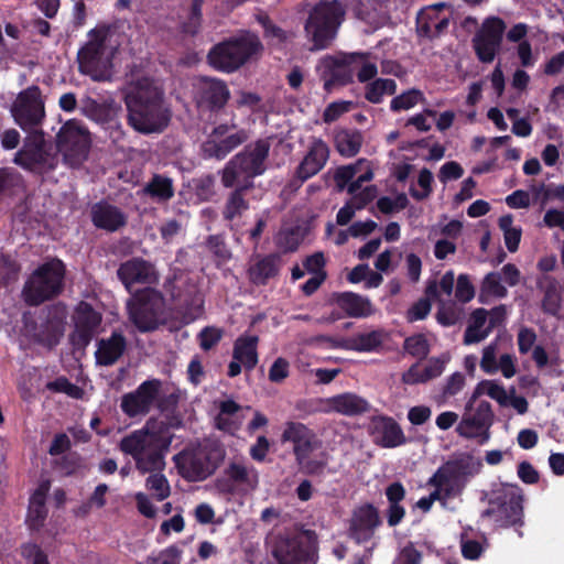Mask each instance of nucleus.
<instances>
[{"mask_svg": "<svg viewBox=\"0 0 564 564\" xmlns=\"http://www.w3.org/2000/svg\"><path fill=\"white\" fill-rule=\"evenodd\" d=\"M270 144L259 140L248 145L243 152L235 155L221 172V183L225 187L246 191L253 185V178L265 170V159Z\"/></svg>", "mask_w": 564, "mask_h": 564, "instance_id": "obj_4", "label": "nucleus"}, {"mask_svg": "<svg viewBox=\"0 0 564 564\" xmlns=\"http://www.w3.org/2000/svg\"><path fill=\"white\" fill-rule=\"evenodd\" d=\"M50 390L62 392L74 399H80L84 391L76 384L69 382L66 378H58L47 384Z\"/></svg>", "mask_w": 564, "mask_h": 564, "instance_id": "obj_61", "label": "nucleus"}, {"mask_svg": "<svg viewBox=\"0 0 564 564\" xmlns=\"http://www.w3.org/2000/svg\"><path fill=\"white\" fill-rule=\"evenodd\" d=\"M455 275L453 271H447L442 275L440 281L429 282L426 286V295L429 297L437 299L442 301V296H451L454 289Z\"/></svg>", "mask_w": 564, "mask_h": 564, "instance_id": "obj_52", "label": "nucleus"}, {"mask_svg": "<svg viewBox=\"0 0 564 564\" xmlns=\"http://www.w3.org/2000/svg\"><path fill=\"white\" fill-rule=\"evenodd\" d=\"M160 381H144L131 393L124 394L121 400V409L128 416L145 414L150 411L158 398Z\"/></svg>", "mask_w": 564, "mask_h": 564, "instance_id": "obj_25", "label": "nucleus"}, {"mask_svg": "<svg viewBox=\"0 0 564 564\" xmlns=\"http://www.w3.org/2000/svg\"><path fill=\"white\" fill-rule=\"evenodd\" d=\"M258 343L256 335L239 336L234 344L232 358L241 362L245 369L252 370L258 364Z\"/></svg>", "mask_w": 564, "mask_h": 564, "instance_id": "obj_37", "label": "nucleus"}, {"mask_svg": "<svg viewBox=\"0 0 564 564\" xmlns=\"http://www.w3.org/2000/svg\"><path fill=\"white\" fill-rule=\"evenodd\" d=\"M344 15L345 11L337 0L319 2L312 9L304 30L314 50L326 48L332 43Z\"/></svg>", "mask_w": 564, "mask_h": 564, "instance_id": "obj_6", "label": "nucleus"}, {"mask_svg": "<svg viewBox=\"0 0 564 564\" xmlns=\"http://www.w3.org/2000/svg\"><path fill=\"white\" fill-rule=\"evenodd\" d=\"M447 464L453 468L458 478L463 480L465 486L468 480L478 475L482 468L481 459L468 453H462L455 456L447 460Z\"/></svg>", "mask_w": 564, "mask_h": 564, "instance_id": "obj_39", "label": "nucleus"}, {"mask_svg": "<svg viewBox=\"0 0 564 564\" xmlns=\"http://www.w3.org/2000/svg\"><path fill=\"white\" fill-rule=\"evenodd\" d=\"M82 111L94 121L108 123L109 129H111L110 137L115 142H118L122 138L123 131L120 124L115 121L121 111V106L113 99L109 98L99 102L87 97L82 100Z\"/></svg>", "mask_w": 564, "mask_h": 564, "instance_id": "obj_21", "label": "nucleus"}, {"mask_svg": "<svg viewBox=\"0 0 564 564\" xmlns=\"http://www.w3.org/2000/svg\"><path fill=\"white\" fill-rule=\"evenodd\" d=\"M498 511L499 513L505 514V518H501L502 525L517 524L522 517L520 496H513L510 500L509 507L501 506Z\"/></svg>", "mask_w": 564, "mask_h": 564, "instance_id": "obj_55", "label": "nucleus"}, {"mask_svg": "<svg viewBox=\"0 0 564 564\" xmlns=\"http://www.w3.org/2000/svg\"><path fill=\"white\" fill-rule=\"evenodd\" d=\"M260 47L256 35L242 34L215 45L208 53V62L218 70L231 73L242 66Z\"/></svg>", "mask_w": 564, "mask_h": 564, "instance_id": "obj_8", "label": "nucleus"}, {"mask_svg": "<svg viewBox=\"0 0 564 564\" xmlns=\"http://www.w3.org/2000/svg\"><path fill=\"white\" fill-rule=\"evenodd\" d=\"M336 304L347 316L354 318H366L375 314L376 310L371 301L362 295L344 292L336 296Z\"/></svg>", "mask_w": 564, "mask_h": 564, "instance_id": "obj_35", "label": "nucleus"}, {"mask_svg": "<svg viewBox=\"0 0 564 564\" xmlns=\"http://www.w3.org/2000/svg\"><path fill=\"white\" fill-rule=\"evenodd\" d=\"M223 456L221 448L204 442L184 449L174 457V460L184 478L199 481L214 473Z\"/></svg>", "mask_w": 564, "mask_h": 564, "instance_id": "obj_7", "label": "nucleus"}, {"mask_svg": "<svg viewBox=\"0 0 564 564\" xmlns=\"http://www.w3.org/2000/svg\"><path fill=\"white\" fill-rule=\"evenodd\" d=\"M280 267V258L275 254L253 256L248 263L247 278L252 285H265L279 274Z\"/></svg>", "mask_w": 564, "mask_h": 564, "instance_id": "obj_28", "label": "nucleus"}, {"mask_svg": "<svg viewBox=\"0 0 564 564\" xmlns=\"http://www.w3.org/2000/svg\"><path fill=\"white\" fill-rule=\"evenodd\" d=\"M65 267L61 260L53 259L39 267L26 281L23 297L30 305H39L61 293Z\"/></svg>", "mask_w": 564, "mask_h": 564, "instance_id": "obj_9", "label": "nucleus"}, {"mask_svg": "<svg viewBox=\"0 0 564 564\" xmlns=\"http://www.w3.org/2000/svg\"><path fill=\"white\" fill-rule=\"evenodd\" d=\"M494 422L491 405L480 401L473 410H467L456 426V433L467 440H476L486 444L490 438V427Z\"/></svg>", "mask_w": 564, "mask_h": 564, "instance_id": "obj_14", "label": "nucleus"}, {"mask_svg": "<svg viewBox=\"0 0 564 564\" xmlns=\"http://www.w3.org/2000/svg\"><path fill=\"white\" fill-rule=\"evenodd\" d=\"M562 308V295L558 283L555 279H546L544 296L542 299V310L544 313L556 316Z\"/></svg>", "mask_w": 564, "mask_h": 564, "instance_id": "obj_45", "label": "nucleus"}, {"mask_svg": "<svg viewBox=\"0 0 564 564\" xmlns=\"http://www.w3.org/2000/svg\"><path fill=\"white\" fill-rule=\"evenodd\" d=\"M272 554L279 564H315V541L307 533L279 534L272 542Z\"/></svg>", "mask_w": 564, "mask_h": 564, "instance_id": "obj_10", "label": "nucleus"}, {"mask_svg": "<svg viewBox=\"0 0 564 564\" xmlns=\"http://www.w3.org/2000/svg\"><path fill=\"white\" fill-rule=\"evenodd\" d=\"M352 53H337L321 58L316 70L324 82V88L330 91L336 86L352 83Z\"/></svg>", "mask_w": 564, "mask_h": 564, "instance_id": "obj_16", "label": "nucleus"}, {"mask_svg": "<svg viewBox=\"0 0 564 564\" xmlns=\"http://www.w3.org/2000/svg\"><path fill=\"white\" fill-rule=\"evenodd\" d=\"M352 76L357 74L360 83H367L373 79L378 74V67L368 59V55L364 53H352Z\"/></svg>", "mask_w": 564, "mask_h": 564, "instance_id": "obj_49", "label": "nucleus"}, {"mask_svg": "<svg viewBox=\"0 0 564 564\" xmlns=\"http://www.w3.org/2000/svg\"><path fill=\"white\" fill-rule=\"evenodd\" d=\"M89 143L87 129L77 120L65 122L56 137L57 149L70 165H76L85 159Z\"/></svg>", "mask_w": 564, "mask_h": 564, "instance_id": "obj_13", "label": "nucleus"}, {"mask_svg": "<svg viewBox=\"0 0 564 564\" xmlns=\"http://www.w3.org/2000/svg\"><path fill=\"white\" fill-rule=\"evenodd\" d=\"M475 296V288L467 274H459L455 290V297L462 303H468Z\"/></svg>", "mask_w": 564, "mask_h": 564, "instance_id": "obj_59", "label": "nucleus"}, {"mask_svg": "<svg viewBox=\"0 0 564 564\" xmlns=\"http://www.w3.org/2000/svg\"><path fill=\"white\" fill-rule=\"evenodd\" d=\"M93 224L106 231H117L127 223V215L117 206L97 203L91 207Z\"/></svg>", "mask_w": 564, "mask_h": 564, "instance_id": "obj_32", "label": "nucleus"}, {"mask_svg": "<svg viewBox=\"0 0 564 564\" xmlns=\"http://www.w3.org/2000/svg\"><path fill=\"white\" fill-rule=\"evenodd\" d=\"M487 311L485 308L475 310L469 319V324L464 334V344H477L488 337L491 333L487 324Z\"/></svg>", "mask_w": 564, "mask_h": 564, "instance_id": "obj_40", "label": "nucleus"}, {"mask_svg": "<svg viewBox=\"0 0 564 564\" xmlns=\"http://www.w3.org/2000/svg\"><path fill=\"white\" fill-rule=\"evenodd\" d=\"M290 375V362L283 358H276L269 369V380L274 383H280L285 380Z\"/></svg>", "mask_w": 564, "mask_h": 564, "instance_id": "obj_62", "label": "nucleus"}, {"mask_svg": "<svg viewBox=\"0 0 564 564\" xmlns=\"http://www.w3.org/2000/svg\"><path fill=\"white\" fill-rule=\"evenodd\" d=\"M334 178L339 189L355 193L362 187L364 183L372 181L373 167L368 160L359 159L355 163L338 167Z\"/></svg>", "mask_w": 564, "mask_h": 564, "instance_id": "obj_24", "label": "nucleus"}, {"mask_svg": "<svg viewBox=\"0 0 564 564\" xmlns=\"http://www.w3.org/2000/svg\"><path fill=\"white\" fill-rule=\"evenodd\" d=\"M227 476L237 484L254 487L258 482V474L252 467L241 463H231L227 470Z\"/></svg>", "mask_w": 564, "mask_h": 564, "instance_id": "obj_50", "label": "nucleus"}, {"mask_svg": "<svg viewBox=\"0 0 564 564\" xmlns=\"http://www.w3.org/2000/svg\"><path fill=\"white\" fill-rule=\"evenodd\" d=\"M499 228L503 232L507 249L510 252H516L521 240V228L513 225V218L511 215H505L499 218Z\"/></svg>", "mask_w": 564, "mask_h": 564, "instance_id": "obj_47", "label": "nucleus"}, {"mask_svg": "<svg viewBox=\"0 0 564 564\" xmlns=\"http://www.w3.org/2000/svg\"><path fill=\"white\" fill-rule=\"evenodd\" d=\"M506 23L500 18H488L473 39L478 59L491 63L500 50Z\"/></svg>", "mask_w": 564, "mask_h": 564, "instance_id": "obj_17", "label": "nucleus"}, {"mask_svg": "<svg viewBox=\"0 0 564 564\" xmlns=\"http://www.w3.org/2000/svg\"><path fill=\"white\" fill-rule=\"evenodd\" d=\"M196 98L199 105L223 107L229 98V90L224 82L203 77L196 84Z\"/></svg>", "mask_w": 564, "mask_h": 564, "instance_id": "obj_31", "label": "nucleus"}, {"mask_svg": "<svg viewBox=\"0 0 564 564\" xmlns=\"http://www.w3.org/2000/svg\"><path fill=\"white\" fill-rule=\"evenodd\" d=\"M454 17V8L447 2L426 6L416 15V30L419 35L435 39L441 36Z\"/></svg>", "mask_w": 564, "mask_h": 564, "instance_id": "obj_18", "label": "nucleus"}, {"mask_svg": "<svg viewBox=\"0 0 564 564\" xmlns=\"http://www.w3.org/2000/svg\"><path fill=\"white\" fill-rule=\"evenodd\" d=\"M171 444V437L163 435L149 421L145 426L133 431L120 441V449L131 455L141 474L162 471L165 468L164 454Z\"/></svg>", "mask_w": 564, "mask_h": 564, "instance_id": "obj_2", "label": "nucleus"}, {"mask_svg": "<svg viewBox=\"0 0 564 564\" xmlns=\"http://www.w3.org/2000/svg\"><path fill=\"white\" fill-rule=\"evenodd\" d=\"M276 243L284 251H295L300 245L299 234L293 229H283L276 237Z\"/></svg>", "mask_w": 564, "mask_h": 564, "instance_id": "obj_63", "label": "nucleus"}, {"mask_svg": "<svg viewBox=\"0 0 564 564\" xmlns=\"http://www.w3.org/2000/svg\"><path fill=\"white\" fill-rule=\"evenodd\" d=\"M436 318L443 326H452L459 321L460 311L455 306L454 303L441 302Z\"/></svg>", "mask_w": 564, "mask_h": 564, "instance_id": "obj_56", "label": "nucleus"}, {"mask_svg": "<svg viewBox=\"0 0 564 564\" xmlns=\"http://www.w3.org/2000/svg\"><path fill=\"white\" fill-rule=\"evenodd\" d=\"M354 106L352 101L347 100H338L329 104L323 113V119L325 122L336 121L344 113H347L351 110Z\"/></svg>", "mask_w": 564, "mask_h": 564, "instance_id": "obj_60", "label": "nucleus"}, {"mask_svg": "<svg viewBox=\"0 0 564 564\" xmlns=\"http://www.w3.org/2000/svg\"><path fill=\"white\" fill-rule=\"evenodd\" d=\"M145 479V488L153 494L158 501L165 500L171 495V487L166 477L161 471H152Z\"/></svg>", "mask_w": 564, "mask_h": 564, "instance_id": "obj_54", "label": "nucleus"}, {"mask_svg": "<svg viewBox=\"0 0 564 564\" xmlns=\"http://www.w3.org/2000/svg\"><path fill=\"white\" fill-rule=\"evenodd\" d=\"M144 191L158 202H166L174 195L172 180L162 175H154Z\"/></svg>", "mask_w": 564, "mask_h": 564, "instance_id": "obj_46", "label": "nucleus"}, {"mask_svg": "<svg viewBox=\"0 0 564 564\" xmlns=\"http://www.w3.org/2000/svg\"><path fill=\"white\" fill-rule=\"evenodd\" d=\"M404 349L413 357L422 358L429 354V343L423 335H414L405 339Z\"/></svg>", "mask_w": 564, "mask_h": 564, "instance_id": "obj_57", "label": "nucleus"}, {"mask_svg": "<svg viewBox=\"0 0 564 564\" xmlns=\"http://www.w3.org/2000/svg\"><path fill=\"white\" fill-rule=\"evenodd\" d=\"M117 46L109 28L100 26L90 30L86 43L77 54L80 73L96 82L110 79Z\"/></svg>", "mask_w": 564, "mask_h": 564, "instance_id": "obj_3", "label": "nucleus"}, {"mask_svg": "<svg viewBox=\"0 0 564 564\" xmlns=\"http://www.w3.org/2000/svg\"><path fill=\"white\" fill-rule=\"evenodd\" d=\"M329 158V149L321 139H314L301 161L296 176L302 182L317 174L326 164Z\"/></svg>", "mask_w": 564, "mask_h": 564, "instance_id": "obj_29", "label": "nucleus"}, {"mask_svg": "<svg viewBox=\"0 0 564 564\" xmlns=\"http://www.w3.org/2000/svg\"><path fill=\"white\" fill-rule=\"evenodd\" d=\"M369 408V402L354 392H343L316 400V411L325 414L357 416L368 412Z\"/></svg>", "mask_w": 564, "mask_h": 564, "instance_id": "obj_20", "label": "nucleus"}, {"mask_svg": "<svg viewBox=\"0 0 564 564\" xmlns=\"http://www.w3.org/2000/svg\"><path fill=\"white\" fill-rule=\"evenodd\" d=\"M283 444L290 443L300 468L306 474H318L327 464V456L322 451V441L301 422H286L281 434Z\"/></svg>", "mask_w": 564, "mask_h": 564, "instance_id": "obj_5", "label": "nucleus"}, {"mask_svg": "<svg viewBox=\"0 0 564 564\" xmlns=\"http://www.w3.org/2000/svg\"><path fill=\"white\" fill-rule=\"evenodd\" d=\"M163 307V296L150 288L137 293L127 302L129 319L140 332L156 328Z\"/></svg>", "mask_w": 564, "mask_h": 564, "instance_id": "obj_12", "label": "nucleus"}, {"mask_svg": "<svg viewBox=\"0 0 564 564\" xmlns=\"http://www.w3.org/2000/svg\"><path fill=\"white\" fill-rule=\"evenodd\" d=\"M425 100L424 95L419 89H409L398 96H395L390 102V109L392 111H406L414 108L416 105Z\"/></svg>", "mask_w": 564, "mask_h": 564, "instance_id": "obj_51", "label": "nucleus"}, {"mask_svg": "<svg viewBox=\"0 0 564 564\" xmlns=\"http://www.w3.org/2000/svg\"><path fill=\"white\" fill-rule=\"evenodd\" d=\"M21 554L31 564H50L47 555L34 543L23 544L21 547Z\"/></svg>", "mask_w": 564, "mask_h": 564, "instance_id": "obj_64", "label": "nucleus"}, {"mask_svg": "<svg viewBox=\"0 0 564 564\" xmlns=\"http://www.w3.org/2000/svg\"><path fill=\"white\" fill-rule=\"evenodd\" d=\"M429 485L433 486L435 495H440L444 500L460 495L465 488L463 480L458 478L447 462L438 467L430 478Z\"/></svg>", "mask_w": 564, "mask_h": 564, "instance_id": "obj_30", "label": "nucleus"}, {"mask_svg": "<svg viewBox=\"0 0 564 564\" xmlns=\"http://www.w3.org/2000/svg\"><path fill=\"white\" fill-rule=\"evenodd\" d=\"M65 333V313L62 311L59 314H55L51 319L47 321L39 335V341L42 344L53 347L57 345Z\"/></svg>", "mask_w": 564, "mask_h": 564, "instance_id": "obj_41", "label": "nucleus"}, {"mask_svg": "<svg viewBox=\"0 0 564 564\" xmlns=\"http://www.w3.org/2000/svg\"><path fill=\"white\" fill-rule=\"evenodd\" d=\"M486 394L492 400L497 401L501 406H507L508 397L510 393L505 389L502 384L495 380H484L478 383L475 395Z\"/></svg>", "mask_w": 564, "mask_h": 564, "instance_id": "obj_53", "label": "nucleus"}, {"mask_svg": "<svg viewBox=\"0 0 564 564\" xmlns=\"http://www.w3.org/2000/svg\"><path fill=\"white\" fill-rule=\"evenodd\" d=\"M379 525L380 519L376 508L371 505H362L352 512L349 535L357 543L368 542Z\"/></svg>", "mask_w": 564, "mask_h": 564, "instance_id": "obj_26", "label": "nucleus"}, {"mask_svg": "<svg viewBox=\"0 0 564 564\" xmlns=\"http://www.w3.org/2000/svg\"><path fill=\"white\" fill-rule=\"evenodd\" d=\"M384 340V332L373 329L370 332L358 333L347 340H334V346H340V349L352 350L358 352L376 351Z\"/></svg>", "mask_w": 564, "mask_h": 564, "instance_id": "obj_34", "label": "nucleus"}, {"mask_svg": "<svg viewBox=\"0 0 564 564\" xmlns=\"http://www.w3.org/2000/svg\"><path fill=\"white\" fill-rule=\"evenodd\" d=\"M50 150L43 131H29L23 147L15 153L14 163L30 171L52 167L53 156Z\"/></svg>", "mask_w": 564, "mask_h": 564, "instance_id": "obj_15", "label": "nucleus"}, {"mask_svg": "<svg viewBox=\"0 0 564 564\" xmlns=\"http://www.w3.org/2000/svg\"><path fill=\"white\" fill-rule=\"evenodd\" d=\"M397 90V83L390 78H376L368 83L365 88V98L372 104H380L384 96L393 95Z\"/></svg>", "mask_w": 564, "mask_h": 564, "instance_id": "obj_42", "label": "nucleus"}, {"mask_svg": "<svg viewBox=\"0 0 564 564\" xmlns=\"http://www.w3.org/2000/svg\"><path fill=\"white\" fill-rule=\"evenodd\" d=\"M499 359H497V344L491 343L486 346L482 350V357L480 360L481 369L489 375L496 373L499 369Z\"/></svg>", "mask_w": 564, "mask_h": 564, "instance_id": "obj_58", "label": "nucleus"}, {"mask_svg": "<svg viewBox=\"0 0 564 564\" xmlns=\"http://www.w3.org/2000/svg\"><path fill=\"white\" fill-rule=\"evenodd\" d=\"M243 192L235 189L227 199L224 217L231 223L240 219L249 208V204L243 198Z\"/></svg>", "mask_w": 564, "mask_h": 564, "instance_id": "obj_48", "label": "nucleus"}, {"mask_svg": "<svg viewBox=\"0 0 564 564\" xmlns=\"http://www.w3.org/2000/svg\"><path fill=\"white\" fill-rule=\"evenodd\" d=\"M117 274L129 291L135 283L151 284L156 282L159 278L154 265L141 258H133L123 262Z\"/></svg>", "mask_w": 564, "mask_h": 564, "instance_id": "obj_27", "label": "nucleus"}, {"mask_svg": "<svg viewBox=\"0 0 564 564\" xmlns=\"http://www.w3.org/2000/svg\"><path fill=\"white\" fill-rule=\"evenodd\" d=\"M369 432L375 444L383 448H395L408 442L400 424L390 416H373L369 424Z\"/></svg>", "mask_w": 564, "mask_h": 564, "instance_id": "obj_23", "label": "nucleus"}, {"mask_svg": "<svg viewBox=\"0 0 564 564\" xmlns=\"http://www.w3.org/2000/svg\"><path fill=\"white\" fill-rule=\"evenodd\" d=\"M124 101L128 122L135 131L148 134L161 132L167 127L171 116L158 82L141 78L130 84Z\"/></svg>", "mask_w": 564, "mask_h": 564, "instance_id": "obj_1", "label": "nucleus"}, {"mask_svg": "<svg viewBox=\"0 0 564 564\" xmlns=\"http://www.w3.org/2000/svg\"><path fill=\"white\" fill-rule=\"evenodd\" d=\"M50 490V481L42 480L30 498L26 523L31 530H39L46 518L45 508L46 495Z\"/></svg>", "mask_w": 564, "mask_h": 564, "instance_id": "obj_36", "label": "nucleus"}, {"mask_svg": "<svg viewBox=\"0 0 564 564\" xmlns=\"http://www.w3.org/2000/svg\"><path fill=\"white\" fill-rule=\"evenodd\" d=\"M14 122L25 132L39 130L45 119V99L37 86L18 94L10 109Z\"/></svg>", "mask_w": 564, "mask_h": 564, "instance_id": "obj_11", "label": "nucleus"}, {"mask_svg": "<svg viewBox=\"0 0 564 564\" xmlns=\"http://www.w3.org/2000/svg\"><path fill=\"white\" fill-rule=\"evenodd\" d=\"M127 348V339L120 332H113L109 337L97 341L95 351L96 362L100 366H111L123 355Z\"/></svg>", "mask_w": 564, "mask_h": 564, "instance_id": "obj_33", "label": "nucleus"}, {"mask_svg": "<svg viewBox=\"0 0 564 564\" xmlns=\"http://www.w3.org/2000/svg\"><path fill=\"white\" fill-rule=\"evenodd\" d=\"M337 151L347 158L356 155L362 144V135L358 131L341 130L335 137Z\"/></svg>", "mask_w": 564, "mask_h": 564, "instance_id": "obj_44", "label": "nucleus"}, {"mask_svg": "<svg viewBox=\"0 0 564 564\" xmlns=\"http://www.w3.org/2000/svg\"><path fill=\"white\" fill-rule=\"evenodd\" d=\"M247 139V132L242 129H237L235 124H219L203 144V153L207 158L220 160Z\"/></svg>", "mask_w": 564, "mask_h": 564, "instance_id": "obj_19", "label": "nucleus"}, {"mask_svg": "<svg viewBox=\"0 0 564 564\" xmlns=\"http://www.w3.org/2000/svg\"><path fill=\"white\" fill-rule=\"evenodd\" d=\"M507 289L501 283V276L497 272L488 273L481 283L479 301L488 303L491 299H502L507 296Z\"/></svg>", "mask_w": 564, "mask_h": 564, "instance_id": "obj_43", "label": "nucleus"}, {"mask_svg": "<svg viewBox=\"0 0 564 564\" xmlns=\"http://www.w3.org/2000/svg\"><path fill=\"white\" fill-rule=\"evenodd\" d=\"M73 319L75 328L70 341L76 348H85L100 325L101 316L89 304L80 302L75 308Z\"/></svg>", "mask_w": 564, "mask_h": 564, "instance_id": "obj_22", "label": "nucleus"}, {"mask_svg": "<svg viewBox=\"0 0 564 564\" xmlns=\"http://www.w3.org/2000/svg\"><path fill=\"white\" fill-rule=\"evenodd\" d=\"M243 415L241 408L232 400H225L219 403V413L215 419L217 429L234 433L242 424Z\"/></svg>", "mask_w": 564, "mask_h": 564, "instance_id": "obj_38", "label": "nucleus"}]
</instances>
